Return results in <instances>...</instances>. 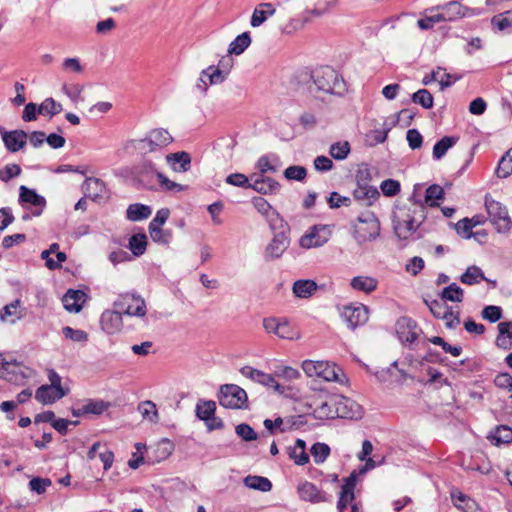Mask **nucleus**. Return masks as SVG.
I'll use <instances>...</instances> for the list:
<instances>
[{
  "mask_svg": "<svg viewBox=\"0 0 512 512\" xmlns=\"http://www.w3.org/2000/svg\"><path fill=\"white\" fill-rule=\"evenodd\" d=\"M216 411V403L212 400L199 401L196 405V415L200 420L212 418Z\"/></svg>",
  "mask_w": 512,
  "mask_h": 512,
  "instance_id": "a19ab883",
  "label": "nucleus"
},
{
  "mask_svg": "<svg viewBox=\"0 0 512 512\" xmlns=\"http://www.w3.org/2000/svg\"><path fill=\"white\" fill-rule=\"evenodd\" d=\"M290 244V239L287 232L280 231L274 234L273 239L266 246L265 259L274 260L282 256Z\"/></svg>",
  "mask_w": 512,
  "mask_h": 512,
  "instance_id": "4468645a",
  "label": "nucleus"
},
{
  "mask_svg": "<svg viewBox=\"0 0 512 512\" xmlns=\"http://www.w3.org/2000/svg\"><path fill=\"white\" fill-rule=\"evenodd\" d=\"M264 329L271 334H275L282 339H293L294 331L286 320L277 318H265L263 320Z\"/></svg>",
  "mask_w": 512,
  "mask_h": 512,
  "instance_id": "6ab92c4d",
  "label": "nucleus"
},
{
  "mask_svg": "<svg viewBox=\"0 0 512 512\" xmlns=\"http://www.w3.org/2000/svg\"><path fill=\"white\" fill-rule=\"evenodd\" d=\"M353 238L358 244L375 240L380 234V222L373 212L361 213L352 223Z\"/></svg>",
  "mask_w": 512,
  "mask_h": 512,
  "instance_id": "20e7f679",
  "label": "nucleus"
},
{
  "mask_svg": "<svg viewBox=\"0 0 512 512\" xmlns=\"http://www.w3.org/2000/svg\"><path fill=\"white\" fill-rule=\"evenodd\" d=\"M313 4V8L310 13L316 16H321L328 12L335 4L337 0H310Z\"/></svg>",
  "mask_w": 512,
  "mask_h": 512,
  "instance_id": "6e6d98bb",
  "label": "nucleus"
},
{
  "mask_svg": "<svg viewBox=\"0 0 512 512\" xmlns=\"http://www.w3.org/2000/svg\"><path fill=\"white\" fill-rule=\"evenodd\" d=\"M265 217L269 224L270 229L274 232V234L277 232H280V231L286 232L288 230L287 224L285 223L283 218L279 215V213L277 211H275L274 209L269 214H267Z\"/></svg>",
  "mask_w": 512,
  "mask_h": 512,
  "instance_id": "c03bdc74",
  "label": "nucleus"
},
{
  "mask_svg": "<svg viewBox=\"0 0 512 512\" xmlns=\"http://www.w3.org/2000/svg\"><path fill=\"white\" fill-rule=\"evenodd\" d=\"M122 313L119 309L106 310L102 313L100 324L107 334L113 335L121 331L123 327Z\"/></svg>",
  "mask_w": 512,
  "mask_h": 512,
  "instance_id": "4be33fe9",
  "label": "nucleus"
},
{
  "mask_svg": "<svg viewBox=\"0 0 512 512\" xmlns=\"http://www.w3.org/2000/svg\"><path fill=\"white\" fill-rule=\"evenodd\" d=\"M329 153L335 160H344L350 153V144L347 141L336 142L331 145Z\"/></svg>",
  "mask_w": 512,
  "mask_h": 512,
  "instance_id": "8fccbe9b",
  "label": "nucleus"
},
{
  "mask_svg": "<svg viewBox=\"0 0 512 512\" xmlns=\"http://www.w3.org/2000/svg\"><path fill=\"white\" fill-rule=\"evenodd\" d=\"M334 402V396L327 400L319 402L313 410V415L317 419H334L335 406L331 405Z\"/></svg>",
  "mask_w": 512,
  "mask_h": 512,
  "instance_id": "72a5a7b5",
  "label": "nucleus"
},
{
  "mask_svg": "<svg viewBox=\"0 0 512 512\" xmlns=\"http://www.w3.org/2000/svg\"><path fill=\"white\" fill-rule=\"evenodd\" d=\"M227 77V71L209 66L201 72L196 87L202 92H206L208 85L222 83Z\"/></svg>",
  "mask_w": 512,
  "mask_h": 512,
  "instance_id": "f3484780",
  "label": "nucleus"
},
{
  "mask_svg": "<svg viewBox=\"0 0 512 512\" xmlns=\"http://www.w3.org/2000/svg\"><path fill=\"white\" fill-rule=\"evenodd\" d=\"M317 288V283L314 280L300 279L294 282L292 290L298 298H309L315 293Z\"/></svg>",
  "mask_w": 512,
  "mask_h": 512,
  "instance_id": "c756f323",
  "label": "nucleus"
},
{
  "mask_svg": "<svg viewBox=\"0 0 512 512\" xmlns=\"http://www.w3.org/2000/svg\"><path fill=\"white\" fill-rule=\"evenodd\" d=\"M350 286L364 293H371L377 289V279L370 276H356L351 279Z\"/></svg>",
  "mask_w": 512,
  "mask_h": 512,
  "instance_id": "7c9ffc66",
  "label": "nucleus"
},
{
  "mask_svg": "<svg viewBox=\"0 0 512 512\" xmlns=\"http://www.w3.org/2000/svg\"><path fill=\"white\" fill-rule=\"evenodd\" d=\"M69 393L68 388H54L50 385H41L35 392V399L44 404H53Z\"/></svg>",
  "mask_w": 512,
  "mask_h": 512,
  "instance_id": "aec40b11",
  "label": "nucleus"
},
{
  "mask_svg": "<svg viewBox=\"0 0 512 512\" xmlns=\"http://www.w3.org/2000/svg\"><path fill=\"white\" fill-rule=\"evenodd\" d=\"M482 317L491 323H495L502 318V308L495 305H488L482 310Z\"/></svg>",
  "mask_w": 512,
  "mask_h": 512,
  "instance_id": "0e129e2a",
  "label": "nucleus"
},
{
  "mask_svg": "<svg viewBox=\"0 0 512 512\" xmlns=\"http://www.w3.org/2000/svg\"><path fill=\"white\" fill-rule=\"evenodd\" d=\"M368 308L360 304L358 306H347L344 308L342 317L351 328L363 325L368 321Z\"/></svg>",
  "mask_w": 512,
  "mask_h": 512,
  "instance_id": "412c9836",
  "label": "nucleus"
},
{
  "mask_svg": "<svg viewBox=\"0 0 512 512\" xmlns=\"http://www.w3.org/2000/svg\"><path fill=\"white\" fill-rule=\"evenodd\" d=\"M19 203L22 206L25 204L34 206L35 209L32 211L34 217L40 216L46 206V200L43 196L39 195L34 189H30L24 185H21L19 188Z\"/></svg>",
  "mask_w": 512,
  "mask_h": 512,
  "instance_id": "ddd939ff",
  "label": "nucleus"
},
{
  "mask_svg": "<svg viewBox=\"0 0 512 512\" xmlns=\"http://www.w3.org/2000/svg\"><path fill=\"white\" fill-rule=\"evenodd\" d=\"M62 333L66 339H69L73 342L86 343L88 341V333L84 330L65 326L62 328Z\"/></svg>",
  "mask_w": 512,
  "mask_h": 512,
  "instance_id": "5fc2aeb1",
  "label": "nucleus"
},
{
  "mask_svg": "<svg viewBox=\"0 0 512 512\" xmlns=\"http://www.w3.org/2000/svg\"><path fill=\"white\" fill-rule=\"evenodd\" d=\"M415 222L416 220L410 209H401L399 214H395L393 218V227L398 238L404 240L408 239L419 226V224L415 225Z\"/></svg>",
  "mask_w": 512,
  "mask_h": 512,
  "instance_id": "9d476101",
  "label": "nucleus"
},
{
  "mask_svg": "<svg viewBox=\"0 0 512 512\" xmlns=\"http://www.w3.org/2000/svg\"><path fill=\"white\" fill-rule=\"evenodd\" d=\"M442 10L440 12L443 17V21H455L468 15L469 9L459 2L452 1L444 6L439 7Z\"/></svg>",
  "mask_w": 512,
  "mask_h": 512,
  "instance_id": "393cba45",
  "label": "nucleus"
},
{
  "mask_svg": "<svg viewBox=\"0 0 512 512\" xmlns=\"http://www.w3.org/2000/svg\"><path fill=\"white\" fill-rule=\"evenodd\" d=\"M61 90L73 103H77L80 100L83 86L79 84H64Z\"/></svg>",
  "mask_w": 512,
  "mask_h": 512,
  "instance_id": "69168bd1",
  "label": "nucleus"
},
{
  "mask_svg": "<svg viewBox=\"0 0 512 512\" xmlns=\"http://www.w3.org/2000/svg\"><path fill=\"white\" fill-rule=\"evenodd\" d=\"M244 484L254 490H259L262 492H268L272 489L271 481L262 476H247L244 479Z\"/></svg>",
  "mask_w": 512,
  "mask_h": 512,
  "instance_id": "58836bf2",
  "label": "nucleus"
},
{
  "mask_svg": "<svg viewBox=\"0 0 512 512\" xmlns=\"http://www.w3.org/2000/svg\"><path fill=\"white\" fill-rule=\"evenodd\" d=\"M28 485L32 492L41 495L52 485V481L49 478L34 477L30 480Z\"/></svg>",
  "mask_w": 512,
  "mask_h": 512,
  "instance_id": "4d7b16f0",
  "label": "nucleus"
},
{
  "mask_svg": "<svg viewBox=\"0 0 512 512\" xmlns=\"http://www.w3.org/2000/svg\"><path fill=\"white\" fill-rule=\"evenodd\" d=\"M489 439L495 445L512 442V428L506 425L497 426L490 434Z\"/></svg>",
  "mask_w": 512,
  "mask_h": 512,
  "instance_id": "f704fd0d",
  "label": "nucleus"
},
{
  "mask_svg": "<svg viewBox=\"0 0 512 512\" xmlns=\"http://www.w3.org/2000/svg\"><path fill=\"white\" fill-rule=\"evenodd\" d=\"M83 296L84 293L80 290H68L62 299L64 308L69 312L78 313L82 308L80 301Z\"/></svg>",
  "mask_w": 512,
  "mask_h": 512,
  "instance_id": "2f4dec72",
  "label": "nucleus"
},
{
  "mask_svg": "<svg viewBox=\"0 0 512 512\" xmlns=\"http://www.w3.org/2000/svg\"><path fill=\"white\" fill-rule=\"evenodd\" d=\"M498 335L496 338V345L499 348L508 350L512 348V322H500L497 326Z\"/></svg>",
  "mask_w": 512,
  "mask_h": 512,
  "instance_id": "c85d7f7f",
  "label": "nucleus"
},
{
  "mask_svg": "<svg viewBox=\"0 0 512 512\" xmlns=\"http://www.w3.org/2000/svg\"><path fill=\"white\" fill-rule=\"evenodd\" d=\"M113 306L128 316L144 317L147 313L145 300L135 293L120 294Z\"/></svg>",
  "mask_w": 512,
  "mask_h": 512,
  "instance_id": "0eeeda50",
  "label": "nucleus"
},
{
  "mask_svg": "<svg viewBox=\"0 0 512 512\" xmlns=\"http://www.w3.org/2000/svg\"><path fill=\"white\" fill-rule=\"evenodd\" d=\"M440 297L443 301L462 302L464 291L456 283H452L441 291Z\"/></svg>",
  "mask_w": 512,
  "mask_h": 512,
  "instance_id": "ea45409f",
  "label": "nucleus"
},
{
  "mask_svg": "<svg viewBox=\"0 0 512 512\" xmlns=\"http://www.w3.org/2000/svg\"><path fill=\"white\" fill-rule=\"evenodd\" d=\"M310 92H322L325 94L342 95L345 91V82L336 70L330 66H322L313 71Z\"/></svg>",
  "mask_w": 512,
  "mask_h": 512,
  "instance_id": "f03ea898",
  "label": "nucleus"
},
{
  "mask_svg": "<svg viewBox=\"0 0 512 512\" xmlns=\"http://www.w3.org/2000/svg\"><path fill=\"white\" fill-rule=\"evenodd\" d=\"M278 161L279 159L277 156H274L273 160L270 158V156H261L257 161V168L260 172V175L263 176L265 173L268 172H277V165L275 163H277Z\"/></svg>",
  "mask_w": 512,
  "mask_h": 512,
  "instance_id": "49530a36",
  "label": "nucleus"
},
{
  "mask_svg": "<svg viewBox=\"0 0 512 512\" xmlns=\"http://www.w3.org/2000/svg\"><path fill=\"white\" fill-rule=\"evenodd\" d=\"M166 161L171 165L172 169L177 172H186L190 169L191 165V157L189 153L185 151L168 154Z\"/></svg>",
  "mask_w": 512,
  "mask_h": 512,
  "instance_id": "bb28decb",
  "label": "nucleus"
},
{
  "mask_svg": "<svg viewBox=\"0 0 512 512\" xmlns=\"http://www.w3.org/2000/svg\"><path fill=\"white\" fill-rule=\"evenodd\" d=\"M485 208L491 224L498 233H507L512 227V219L506 206L494 200L490 194L485 195Z\"/></svg>",
  "mask_w": 512,
  "mask_h": 512,
  "instance_id": "39448f33",
  "label": "nucleus"
},
{
  "mask_svg": "<svg viewBox=\"0 0 512 512\" xmlns=\"http://www.w3.org/2000/svg\"><path fill=\"white\" fill-rule=\"evenodd\" d=\"M21 174V168L18 164H7L0 170V180L8 182Z\"/></svg>",
  "mask_w": 512,
  "mask_h": 512,
  "instance_id": "774afa93",
  "label": "nucleus"
},
{
  "mask_svg": "<svg viewBox=\"0 0 512 512\" xmlns=\"http://www.w3.org/2000/svg\"><path fill=\"white\" fill-rule=\"evenodd\" d=\"M218 401L228 409H247L248 396L246 391L236 384H224L220 387Z\"/></svg>",
  "mask_w": 512,
  "mask_h": 512,
  "instance_id": "423d86ee",
  "label": "nucleus"
},
{
  "mask_svg": "<svg viewBox=\"0 0 512 512\" xmlns=\"http://www.w3.org/2000/svg\"><path fill=\"white\" fill-rule=\"evenodd\" d=\"M508 11L493 16L491 23L499 31H505L512 26L511 16H508Z\"/></svg>",
  "mask_w": 512,
  "mask_h": 512,
  "instance_id": "bf43d9fd",
  "label": "nucleus"
},
{
  "mask_svg": "<svg viewBox=\"0 0 512 512\" xmlns=\"http://www.w3.org/2000/svg\"><path fill=\"white\" fill-rule=\"evenodd\" d=\"M297 493L301 500L311 503L330 502L331 496L318 489V487L309 481H302L297 486Z\"/></svg>",
  "mask_w": 512,
  "mask_h": 512,
  "instance_id": "9b49d317",
  "label": "nucleus"
},
{
  "mask_svg": "<svg viewBox=\"0 0 512 512\" xmlns=\"http://www.w3.org/2000/svg\"><path fill=\"white\" fill-rule=\"evenodd\" d=\"M149 233L152 240L160 244H168L171 239V232L164 231L161 227H149Z\"/></svg>",
  "mask_w": 512,
  "mask_h": 512,
  "instance_id": "e2e57ef3",
  "label": "nucleus"
},
{
  "mask_svg": "<svg viewBox=\"0 0 512 512\" xmlns=\"http://www.w3.org/2000/svg\"><path fill=\"white\" fill-rule=\"evenodd\" d=\"M85 197L93 201H101L108 198V191L103 180L96 177H87L82 185Z\"/></svg>",
  "mask_w": 512,
  "mask_h": 512,
  "instance_id": "2eb2a0df",
  "label": "nucleus"
},
{
  "mask_svg": "<svg viewBox=\"0 0 512 512\" xmlns=\"http://www.w3.org/2000/svg\"><path fill=\"white\" fill-rule=\"evenodd\" d=\"M240 373L246 377L251 379L254 382H257L263 386L272 385L274 383V376L271 374H267L263 371L255 369L251 366H244L240 369Z\"/></svg>",
  "mask_w": 512,
  "mask_h": 512,
  "instance_id": "cd10ccee",
  "label": "nucleus"
},
{
  "mask_svg": "<svg viewBox=\"0 0 512 512\" xmlns=\"http://www.w3.org/2000/svg\"><path fill=\"white\" fill-rule=\"evenodd\" d=\"M152 213L148 205L135 203L128 206L126 210V218L130 221L136 222L147 219Z\"/></svg>",
  "mask_w": 512,
  "mask_h": 512,
  "instance_id": "473e14b6",
  "label": "nucleus"
},
{
  "mask_svg": "<svg viewBox=\"0 0 512 512\" xmlns=\"http://www.w3.org/2000/svg\"><path fill=\"white\" fill-rule=\"evenodd\" d=\"M355 486H356V474L352 473L349 477L344 479V483L341 486L339 500L337 502L338 510H345L347 508L348 504L354 503Z\"/></svg>",
  "mask_w": 512,
  "mask_h": 512,
  "instance_id": "5701e85b",
  "label": "nucleus"
},
{
  "mask_svg": "<svg viewBox=\"0 0 512 512\" xmlns=\"http://www.w3.org/2000/svg\"><path fill=\"white\" fill-rule=\"evenodd\" d=\"M330 234V230L326 226H314L310 232L300 238L299 244L306 249L320 247L328 242Z\"/></svg>",
  "mask_w": 512,
  "mask_h": 512,
  "instance_id": "f8f14e48",
  "label": "nucleus"
},
{
  "mask_svg": "<svg viewBox=\"0 0 512 512\" xmlns=\"http://www.w3.org/2000/svg\"><path fill=\"white\" fill-rule=\"evenodd\" d=\"M109 404L103 400H89L81 407V411L86 414L100 415L107 410Z\"/></svg>",
  "mask_w": 512,
  "mask_h": 512,
  "instance_id": "603ef678",
  "label": "nucleus"
},
{
  "mask_svg": "<svg viewBox=\"0 0 512 512\" xmlns=\"http://www.w3.org/2000/svg\"><path fill=\"white\" fill-rule=\"evenodd\" d=\"M311 455L316 464L323 463L330 455V447L325 443L317 442L311 447Z\"/></svg>",
  "mask_w": 512,
  "mask_h": 512,
  "instance_id": "09e8293b",
  "label": "nucleus"
},
{
  "mask_svg": "<svg viewBox=\"0 0 512 512\" xmlns=\"http://www.w3.org/2000/svg\"><path fill=\"white\" fill-rule=\"evenodd\" d=\"M331 405L335 406L334 418L357 420L363 416L362 407L351 398L342 395L334 396V402Z\"/></svg>",
  "mask_w": 512,
  "mask_h": 512,
  "instance_id": "6e6552de",
  "label": "nucleus"
},
{
  "mask_svg": "<svg viewBox=\"0 0 512 512\" xmlns=\"http://www.w3.org/2000/svg\"><path fill=\"white\" fill-rule=\"evenodd\" d=\"M419 331L417 323L409 317H401L396 322V332L402 342H415Z\"/></svg>",
  "mask_w": 512,
  "mask_h": 512,
  "instance_id": "dca6fc26",
  "label": "nucleus"
},
{
  "mask_svg": "<svg viewBox=\"0 0 512 512\" xmlns=\"http://www.w3.org/2000/svg\"><path fill=\"white\" fill-rule=\"evenodd\" d=\"M62 111L61 103L55 101L52 97L46 98L39 106L38 113L53 117Z\"/></svg>",
  "mask_w": 512,
  "mask_h": 512,
  "instance_id": "79ce46f5",
  "label": "nucleus"
},
{
  "mask_svg": "<svg viewBox=\"0 0 512 512\" xmlns=\"http://www.w3.org/2000/svg\"><path fill=\"white\" fill-rule=\"evenodd\" d=\"M251 180L250 188L260 194L275 193L280 188V184L270 177L254 175L251 177Z\"/></svg>",
  "mask_w": 512,
  "mask_h": 512,
  "instance_id": "b1692460",
  "label": "nucleus"
},
{
  "mask_svg": "<svg viewBox=\"0 0 512 512\" xmlns=\"http://www.w3.org/2000/svg\"><path fill=\"white\" fill-rule=\"evenodd\" d=\"M302 369L308 377L322 378L328 382L344 384L347 382L346 375L335 363L328 361L304 360Z\"/></svg>",
  "mask_w": 512,
  "mask_h": 512,
  "instance_id": "7ed1b4c3",
  "label": "nucleus"
},
{
  "mask_svg": "<svg viewBox=\"0 0 512 512\" xmlns=\"http://www.w3.org/2000/svg\"><path fill=\"white\" fill-rule=\"evenodd\" d=\"M412 101L421 105L424 109H431L434 105V98L427 89H419L412 95Z\"/></svg>",
  "mask_w": 512,
  "mask_h": 512,
  "instance_id": "a18cd8bd",
  "label": "nucleus"
},
{
  "mask_svg": "<svg viewBox=\"0 0 512 512\" xmlns=\"http://www.w3.org/2000/svg\"><path fill=\"white\" fill-rule=\"evenodd\" d=\"M307 175L306 168L303 166H289L284 171V176L289 180L302 181Z\"/></svg>",
  "mask_w": 512,
  "mask_h": 512,
  "instance_id": "338daca9",
  "label": "nucleus"
},
{
  "mask_svg": "<svg viewBox=\"0 0 512 512\" xmlns=\"http://www.w3.org/2000/svg\"><path fill=\"white\" fill-rule=\"evenodd\" d=\"M458 141L457 137L444 136L441 138L433 147V158L440 160L448 151L449 148L453 147Z\"/></svg>",
  "mask_w": 512,
  "mask_h": 512,
  "instance_id": "4c0bfd02",
  "label": "nucleus"
},
{
  "mask_svg": "<svg viewBox=\"0 0 512 512\" xmlns=\"http://www.w3.org/2000/svg\"><path fill=\"white\" fill-rule=\"evenodd\" d=\"M512 173V158L507 154L502 156L496 168V174L500 178H506Z\"/></svg>",
  "mask_w": 512,
  "mask_h": 512,
  "instance_id": "052dcab7",
  "label": "nucleus"
},
{
  "mask_svg": "<svg viewBox=\"0 0 512 512\" xmlns=\"http://www.w3.org/2000/svg\"><path fill=\"white\" fill-rule=\"evenodd\" d=\"M134 174L137 183L152 191H183L185 186L171 181L161 173L152 159L144 156L134 167Z\"/></svg>",
  "mask_w": 512,
  "mask_h": 512,
  "instance_id": "f257e3e1",
  "label": "nucleus"
},
{
  "mask_svg": "<svg viewBox=\"0 0 512 512\" xmlns=\"http://www.w3.org/2000/svg\"><path fill=\"white\" fill-rule=\"evenodd\" d=\"M424 302L435 318L445 320L447 328L454 329L459 325V312H454L452 307L446 305L445 302L439 300L428 301L426 299H424Z\"/></svg>",
  "mask_w": 512,
  "mask_h": 512,
  "instance_id": "1a4fd4ad",
  "label": "nucleus"
},
{
  "mask_svg": "<svg viewBox=\"0 0 512 512\" xmlns=\"http://www.w3.org/2000/svg\"><path fill=\"white\" fill-rule=\"evenodd\" d=\"M147 238L144 234H135L129 240V248L135 256L142 255L146 250Z\"/></svg>",
  "mask_w": 512,
  "mask_h": 512,
  "instance_id": "3c124183",
  "label": "nucleus"
},
{
  "mask_svg": "<svg viewBox=\"0 0 512 512\" xmlns=\"http://www.w3.org/2000/svg\"><path fill=\"white\" fill-rule=\"evenodd\" d=\"M251 44L249 32L238 35L229 45L228 53L234 55L242 54Z\"/></svg>",
  "mask_w": 512,
  "mask_h": 512,
  "instance_id": "e433bc0d",
  "label": "nucleus"
},
{
  "mask_svg": "<svg viewBox=\"0 0 512 512\" xmlns=\"http://www.w3.org/2000/svg\"><path fill=\"white\" fill-rule=\"evenodd\" d=\"M236 434L244 441H254L257 439L258 435L254 431V429L245 423L239 424L235 428Z\"/></svg>",
  "mask_w": 512,
  "mask_h": 512,
  "instance_id": "680f3d73",
  "label": "nucleus"
},
{
  "mask_svg": "<svg viewBox=\"0 0 512 512\" xmlns=\"http://www.w3.org/2000/svg\"><path fill=\"white\" fill-rule=\"evenodd\" d=\"M0 134L6 149L15 153L22 149L27 143V133L23 130L5 131L0 127Z\"/></svg>",
  "mask_w": 512,
  "mask_h": 512,
  "instance_id": "a211bd4d",
  "label": "nucleus"
},
{
  "mask_svg": "<svg viewBox=\"0 0 512 512\" xmlns=\"http://www.w3.org/2000/svg\"><path fill=\"white\" fill-rule=\"evenodd\" d=\"M276 10L272 3H260L253 11L250 24L252 27L261 26Z\"/></svg>",
  "mask_w": 512,
  "mask_h": 512,
  "instance_id": "a878e982",
  "label": "nucleus"
},
{
  "mask_svg": "<svg viewBox=\"0 0 512 512\" xmlns=\"http://www.w3.org/2000/svg\"><path fill=\"white\" fill-rule=\"evenodd\" d=\"M443 197L444 189L437 184H433L426 189L425 203H427L431 207H436L438 206V203H436L435 201L443 199Z\"/></svg>",
  "mask_w": 512,
  "mask_h": 512,
  "instance_id": "de8ad7c7",
  "label": "nucleus"
},
{
  "mask_svg": "<svg viewBox=\"0 0 512 512\" xmlns=\"http://www.w3.org/2000/svg\"><path fill=\"white\" fill-rule=\"evenodd\" d=\"M138 410L140 411L143 418L148 419L150 422L158 421V412L155 403L152 401H144L139 404Z\"/></svg>",
  "mask_w": 512,
  "mask_h": 512,
  "instance_id": "864d4df0",
  "label": "nucleus"
},
{
  "mask_svg": "<svg viewBox=\"0 0 512 512\" xmlns=\"http://www.w3.org/2000/svg\"><path fill=\"white\" fill-rule=\"evenodd\" d=\"M11 366L12 364L10 362H6L0 355V375L8 381L16 382L19 379V376L15 370L16 367L11 368Z\"/></svg>",
  "mask_w": 512,
  "mask_h": 512,
  "instance_id": "13d9d810",
  "label": "nucleus"
},
{
  "mask_svg": "<svg viewBox=\"0 0 512 512\" xmlns=\"http://www.w3.org/2000/svg\"><path fill=\"white\" fill-rule=\"evenodd\" d=\"M148 136H150V142L158 145L161 148L169 145L173 141L170 133L162 128L153 129L149 132Z\"/></svg>",
  "mask_w": 512,
  "mask_h": 512,
  "instance_id": "37998d69",
  "label": "nucleus"
},
{
  "mask_svg": "<svg viewBox=\"0 0 512 512\" xmlns=\"http://www.w3.org/2000/svg\"><path fill=\"white\" fill-rule=\"evenodd\" d=\"M482 280H487L483 271L478 266H469L466 271L461 275L460 281L466 285H475Z\"/></svg>",
  "mask_w": 512,
  "mask_h": 512,
  "instance_id": "c9c22d12",
  "label": "nucleus"
}]
</instances>
